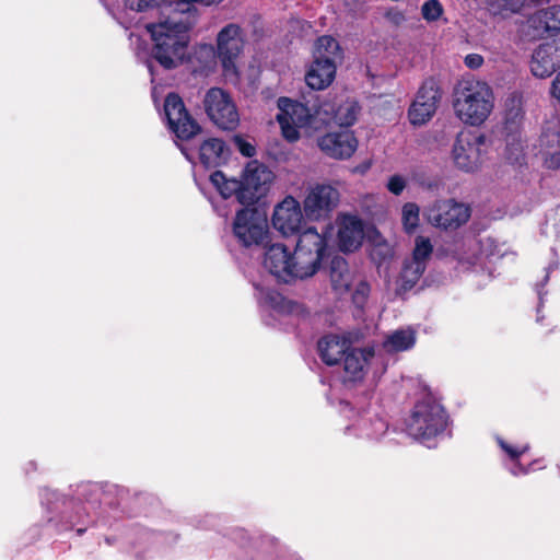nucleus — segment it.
<instances>
[{"label": "nucleus", "mask_w": 560, "mask_h": 560, "mask_svg": "<svg viewBox=\"0 0 560 560\" xmlns=\"http://www.w3.org/2000/svg\"><path fill=\"white\" fill-rule=\"evenodd\" d=\"M327 237L315 228L303 231L294 254L280 243L272 244L266 250L264 267L275 278L283 282L314 276L327 256Z\"/></svg>", "instance_id": "nucleus-1"}, {"label": "nucleus", "mask_w": 560, "mask_h": 560, "mask_svg": "<svg viewBox=\"0 0 560 560\" xmlns=\"http://www.w3.org/2000/svg\"><path fill=\"white\" fill-rule=\"evenodd\" d=\"M276 118L283 138L296 142L302 136L332 125L348 127L358 118V107H279Z\"/></svg>", "instance_id": "nucleus-2"}, {"label": "nucleus", "mask_w": 560, "mask_h": 560, "mask_svg": "<svg viewBox=\"0 0 560 560\" xmlns=\"http://www.w3.org/2000/svg\"><path fill=\"white\" fill-rule=\"evenodd\" d=\"M313 58L305 73V82L312 91H322L334 82L337 62L342 59V49L332 36L323 35L315 42Z\"/></svg>", "instance_id": "nucleus-3"}, {"label": "nucleus", "mask_w": 560, "mask_h": 560, "mask_svg": "<svg viewBox=\"0 0 560 560\" xmlns=\"http://www.w3.org/2000/svg\"><path fill=\"white\" fill-rule=\"evenodd\" d=\"M445 427L446 416L443 407L428 397L416 404L407 423V431L413 439L432 447L434 439L444 431Z\"/></svg>", "instance_id": "nucleus-4"}, {"label": "nucleus", "mask_w": 560, "mask_h": 560, "mask_svg": "<svg viewBox=\"0 0 560 560\" xmlns=\"http://www.w3.org/2000/svg\"><path fill=\"white\" fill-rule=\"evenodd\" d=\"M177 28L178 25L172 26L167 22L149 26L154 40L152 57L167 70L182 63L188 46L186 32Z\"/></svg>", "instance_id": "nucleus-5"}, {"label": "nucleus", "mask_w": 560, "mask_h": 560, "mask_svg": "<svg viewBox=\"0 0 560 560\" xmlns=\"http://www.w3.org/2000/svg\"><path fill=\"white\" fill-rule=\"evenodd\" d=\"M244 30L236 23L222 27L215 38V55L225 79L237 82L241 78L238 60L245 47Z\"/></svg>", "instance_id": "nucleus-6"}, {"label": "nucleus", "mask_w": 560, "mask_h": 560, "mask_svg": "<svg viewBox=\"0 0 560 560\" xmlns=\"http://www.w3.org/2000/svg\"><path fill=\"white\" fill-rule=\"evenodd\" d=\"M232 229L242 245L262 244L268 236L267 217L257 208H243L236 212Z\"/></svg>", "instance_id": "nucleus-7"}, {"label": "nucleus", "mask_w": 560, "mask_h": 560, "mask_svg": "<svg viewBox=\"0 0 560 560\" xmlns=\"http://www.w3.org/2000/svg\"><path fill=\"white\" fill-rule=\"evenodd\" d=\"M428 222L442 230H456L468 222L471 209L455 199H439L424 211Z\"/></svg>", "instance_id": "nucleus-8"}, {"label": "nucleus", "mask_w": 560, "mask_h": 560, "mask_svg": "<svg viewBox=\"0 0 560 560\" xmlns=\"http://www.w3.org/2000/svg\"><path fill=\"white\" fill-rule=\"evenodd\" d=\"M486 151L483 136L475 131H462L454 143L453 159L460 170L472 172L482 163Z\"/></svg>", "instance_id": "nucleus-9"}, {"label": "nucleus", "mask_w": 560, "mask_h": 560, "mask_svg": "<svg viewBox=\"0 0 560 560\" xmlns=\"http://www.w3.org/2000/svg\"><path fill=\"white\" fill-rule=\"evenodd\" d=\"M340 194L337 188L328 184L311 186L303 200V209L307 219L320 221L329 218L338 207Z\"/></svg>", "instance_id": "nucleus-10"}, {"label": "nucleus", "mask_w": 560, "mask_h": 560, "mask_svg": "<svg viewBox=\"0 0 560 560\" xmlns=\"http://www.w3.org/2000/svg\"><path fill=\"white\" fill-rule=\"evenodd\" d=\"M273 178V173L264 164L257 161L247 163L242 176L241 203L250 205L264 197Z\"/></svg>", "instance_id": "nucleus-11"}, {"label": "nucleus", "mask_w": 560, "mask_h": 560, "mask_svg": "<svg viewBox=\"0 0 560 560\" xmlns=\"http://www.w3.org/2000/svg\"><path fill=\"white\" fill-rule=\"evenodd\" d=\"M305 218L300 201L293 196H287L275 206L271 222L280 234L288 237L300 233Z\"/></svg>", "instance_id": "nucleus-12"}, {"label": "nucleus", "mask_w": 560, "mask_h": 560, "mask_svg": "<svg viewBox=\"0 0 560 560\" xmlns=\"http://www.w3.org/2000/svg\"><path fill=\"white\" fill-rule=\"evenodd\" d=\"M544 165L549 170L560 167V117L551 114L541 128L536 144Z\"/></svg>", "instance_id": "nucleus-13"}, {"label": "nucleus", "mask_w": 560, "mask_h": 560, "mask_svg": "<svg viewBox=\"0 0 560 560\" xmlns=\"http://www.w3.org/2000/svg\"><path fill=\"white\" fill-rule=\"evenodd\" d=\"M493 105L492 89L482 81L464 79L454 88L453 105Z\"/></svg>", "instance_id": "nucleus-14"}, {"label": "nucleus", "mask_w": 560, "mask_h": 560, "mask_svg": "<svg viewBox=\"0 0 560 560\" xmlns=\"http://www.w3.org/2000/svg\"><path fill=\"white\" fill-rule=\"evenodd\" d=\"M317 143L326 155L337 160L349 159L358 148V140L348 130L326 133Z\"/></svg>", "instance_id": "nucleus-15"}, {"label": "nucleus", "mask_w": 560, "mask_h": 560, "mask_svg": "<svg viewBox=\"0 0 560 560\" xmlns=\"http://www.w3.org/2000/svg\"><path fill=\"white\" fill-rule=\"evenodd\" d=\"M168 129L180 140H189L201 131V127L187 107H163Z\"/></svg>", "instance_id": "nucleus-16"}, {"label": "nucleus", "mask_w": 560, "mask_h": 560, "mask_svg": "<svg viewBox=\"0 0 560 560\" xmlns=\"http://www.w3.org/2000/svg\"><path fill=\"white\" fill-rule=\"evenodd\" d=\"M337 241L341 252H353L361 245L364 237L362 221L350 214L341 215L337 220Z\"/></svg>", "instance_id": "nucleus-17"}, {"label": "nucleus", "mask_w": 560, "mask_h": 560, "mask_svg": "<svg viewBox=\"0 0 560 560\" xmlns=\"http://www.w3.org/2000/svg\"><path fill=\"white\" fill-rule=\"evenodd\" d=\"M317 348L323 362L327 365H335L346 357L351 345L346 337L327 335L318 341Z\"/></svg>", "instance_id": "nucleus-18"}, {"label": "nucleus", "mask_w": 560, "mask_h": 560, "mask_svg": "<svg viewBox=\"0 0 560 560\" xmlns=\"http://www.w3.org/2000/svg\"><path fill=\"white\" fill-rule=\"evenodd\" d=\"M329 277L334 291L340 295L349 292L355 280L354 271L349 268L346 259L339 256L330 261Z\"/></svg>", "instance_id": "nucleus-19"}, {"label": "nucleus", "mask_w": 560, "mask_h": 560, "mask_svg": "<svg viewBox=\"0 0 560 560\" xmlns=\"http://www.w3.org/2000/svg\"><path fill=\"white\" fill-rule=\"evenodd\" d=\"M198 155L205 167H218L228 160L229 148L219 138H208L200 144Z\"/></svg>", "instance_id": "nucleus-20"}, {"label": "nucleus", "mask_w": 560, "mask_h": 560, "mask_svg": "<svg viewBox=\"0 0 560 560\" xmlns=\"http://www.w3.org/2000/svg\"><path fill=\"white\" fill-rule=\"evenodd\" d=\"M373 351L350 348L343 358L345 382L361 381L365 374V368Z\"/></svg>", "instance_id": "nucleus-21"}, {"label": "nucleus", "mask_w": 560, "mask_h": 560, "mask_svg": "<svg viewBox=\"0 0 560 560\" xmlns=\"http://www.w3.org/2000/svg\"><path fill=\"white\" fill-rule=\"evenodd\" d=\"M530 26L548 35L560 34V4L537 10L529 19Z\"/></svg>", "instance_id": "nucleus-22"}, {"label": "nucleus", "mask_w": 560, "mask_h": 560, "mask_svg": "<svg viewBox=\"0 0 560 560\" xmlns=\"http://www.w3.org/2000/svg\"><path fill=\"white\" fill-rule=\"evenodd\" d=\"M545 0H486L489 12L493 15L508 18L512 15L523 14L525 10L537 8Z\"/></svg>", "instance_id": "nucleus-23"}, {"label": "nucleus", "mask_w": 560, "mask_h": 560, "mask_svg": "<svg viewBox=\"0 0 560 560\" xmlns=\"http://www.w3.org/2000/svg\"><path fill=\"white\" fill-rule=\"evenodd\" d=\"M549 45L538 46L532 56L530 70L535 77L547 78L556 71V62Z\"/></svg>", "instance_id": "nucleus-24"}, {"label": "nucleus", "mask_w": 560, "mask_h": 560, "mask_svg": "<svg viewBox=\"0 0 560 560\" xmlns=\"http://www.w3.org/2000/svg\"><path fill=\"white\" fill-rule=\"evenodd\" d=\"M210 120L222 130H234L240 124L236 107H207Z\"/></svg>", "instance_id": "nucleus-25"}, {"label": "nucleus", "mask_w": 560, "mask_h": 560, "mask_svg": "<svg viewBox=\"0 0 560 560\" xmlns=\"http://www.w3.org/2000/svg\"><path fill=\"white\" fill-rule=\"evenodd\" d=\"M416 343V331L411 328L397 329L387 335L383 347L387 352L406 351Z\"/></svg>", "instance_id": "nucleus-26"}, {"label": "nucleus", "mask_w": 560, "mask_h": 560, "mask_svg": "<svg viewBox=\"0 0 560 560\" xmlns=\"http://www.w3.org/2000/svg\"><path fill=\"white\" fill-rule=\"evenodd\" d=\"M210 182L222 198L228 199L235 196L241 202V190L243 189L242 180H237L233 177L228 178L221 171H215L210 175Z\"/></svg>", "instance_id": "nucleus-27"}, {"label": "nucleus", "mask_w": 560, "mask_h": 560, "mask_svg": "<svg viewBox=\"0 0 560 560\" xmlns=\"http://www.w3.org/2000/svg\"><path fill=\"white\" fill-rule=\"evenodd\" d=\"M442 98V91L434 78H428L418 90L417 98L410 105H438Z\"/></svg>", "instance_id": "nucleus-28"}, {"label": "nucleus", "mask_w": 560, "mask_h": 560, "mask_svg": "<svg viewBox=\"0 0 560 560\" xmlns=\"http://www.w3.org/2000/svg\"><path fill=\"white\" fill-rule=\"evenodd\" d=\"M255 288L256 299L261 306L278 312H284L289 308L290 302L287 301L279 292L265 288L260 284H257Z\"/></svg>", "instance_id": "nucleus-29"}, {"label": "nucleus", "mask_w": 560, "mask_h": 560, "mask_svg": "<svg viewBox=\"0 0 560 560\" xmlns=\"http://www.w3.org/2000/svg\"><path fill=\"white\" fill-rule=\"evenodd\" d=\"M424 270L425 265L422 262L406 261L400 273V288L405 291L411 289L419 281Z\"/></svg>", "instance_id": "nucleus-30"}, {"label": "nucleus", "mask_w": 560, "mask_h": 560, "mask_svg": "<svg viewBox=\"0 0 560 560\" xmlns=\"http://www.w3.org/2000/svg\"><path fill=\"white\" fill-rule=\"evenodd\" d=\"M457 117L464 122L471 126L482 124L490 115L489 107H458Z\"/></svg>", "instance_id": "nucleus-31"}, {"label": "nucleus", "mask_w": 560, "mask_h": 560, "mask_svg": "<svg viewBox=\"0 0 560 560\" xmlns=\"http://www.w3.org/2000/svg\"><path fill=\"white\" fill-rule=\"evenodd\" d=\"M523 116L522 107H508L504 110L503 132L506 133V138L513 135L520 136Z\"/></svg>", "instance_id": "nucleus-32"}, {"label": "nucleus", "mask_w": 560, "mask_h": 560, "mask_svg": "<svg viewBox=\"0 0 560 560\" xmlns=\"http://www.w3.org/2000/svg\"><path fill=\"white\" fill-rule=\"evenodd\" d=\"M506 141V159L513 163H521L524 158V145L521 136L513 135L505 138Z\"/></svg>", "instance_id": "nucleus-33"}, {"label": "nucleus", "mask_w": 560, "mask_h": 560, "mask_svg": "<svg viewBox=\"0 0 560 560\" xmlns=\"http://www.w3.org/2000/svg\"><path fill=\"white\" fill-rule=\"evenodd\" d=\"M203 105H235L231 94L221 88H211L207 91Z\"/></svg>", "instance_id": "nucleus-34"}, {"label": "nucleus", "mask_w": 560, "mask_h": 560, "mask_svg": "<svg viewBox=\"0 0 560 560\" xmlns=\"http://www.w3.org/2000/svg\"><path fill=\"white\" fill-rule=\"evenodd\" d=\"M420 209L415 202H407L401 209V220L405 229L412 232L419 224Z\"/></svg>", "instance_id": "nucleus-35"}, {"label": "nucleus", "mask_w": 560, "mask_h": 560, "mask_svg": "<svg viewBox=\"0 0 560 560\" xmlns=\"http://www.w3.org/2000/svg\"><path fill=\"white\" fill-rule=\"evenodd\" d=\"M432 249L429 238L422 236L417 237L411 261L422 262L427 266V260L431 256Z\"/></svg>", "instance_id": "nucleus-36"}, {"label": "nucleus", "mask_w": 560, "mask_h": 560, "mask_svg": "<svg viewBox=\"0 0 560 560\" xmlns=\"http://www.w3.org/2000/svg\"><path fill=\"white\" fill-rule=\"evenodd\" d=\"M434 115L433 107H409L408 119L415 127L427 124Z\"/></svg>", "instance_id": "nucleus-37"}, {"label": "nucleus", "mask_w": 560, "mask_h": 560, "mask_svg": "<svg viewBox=\"0 0 560 560\" xmlns=\"http://www.w3.org/2000/svg\"><path fill=\"white\" fill-rule=\"evenodd\" d=\"M421 13L425 21L435 22L443 14V7L439 0H427L421 7Z\"/></svg>", "instance_id": "nucleus-38"}, {"label": "nucleus", "mask_w": 560, "mask_h": 560, "mask_svg": "<svg viewBox=\"0 0 560 560\" xmlns=\"http://www.w3.org/2000/svg\"><path fill=\"white\" fill-rule=\"evenodd\" d=\"M163 0H125L126 7L137 12L147 11L150 8L159 7Z\"/></svg>", "instance_id": "nucleus-39"}, {"label": "nucleus", "mask_w": 560, "mask_h": 560, "mask_svg": "<svg viewBox=\"0 0 560 560\" xmlns=\"http://www.w3.org/2000/svg\"><path fill=\"white\" fill-rule=\"evenodd\" d=\"M354 291H353V301L354 303L361 305L364 303L365 299L370 293V285L363 280H354Z\"/></svg>", "instance_id": "nucleus-40"}, {"label": "nucleus", "mask_w": 560, "mask_h": 560, "mask_svg": "<svg viewBox=\"0 0 560 560\" xmlns=\"http://www.w3.org/2000/svg\"><path fill=\"white\" fill-rule=\"evenodd\" d=\"M406 179L401 175H393L388 178L387 189L395 196H399L406 188Z\"/></svg>", "instance_id": "nucleus-41"}, {"label": "nucleus", "mask_w": 560, "mask_h": 560, "mask_svg": "<svg viewBox=\"0 0 560 560\" xmlns=\"http://www.w3.org/2000/svg\"><path fill=\"white\" fill-rule=\"evenodd\" d=\"M235 143H236V145H237L238 151H240L244 156L252 158V156H254V155L256 154V149H255V147H254L252 143H249V142H247V141L243 140L242 138L237 137V138L235 139Z\"/></svg>", "instance_id": "nucleus-42"}, {"label": "nucleus", "mask_w": 560, "mask_h": 560, "mask_svg": "<svg viewBox=\"0 0 560 560\" xmlns=\"http://www.w3.org/2000/svg\"><path fill=\"white\" fill-rule=\"evenodd\" d=\"M498 442H499L500 446L502 447V450L513 459L517 458L518 456H521L528 450L527 445L523 446L522 448H515V447H512L509 444H506L501 439H499Z\"/></svg>", "instance_id": "nucleus-43"}, {"label": "nucleus", "mask_w": 560, "mask_h": 560, "mask_svg": "<svg viewBox=\"0 0 560 560\" xmlns=\"http://www.w3.org/2000/svg\"><path fill=\"white\" fill-rule=\"evenodd\" d=\"M464 63L467 68L476 70L483 65V57L479 54H468L464 59Z\"/></svg>", "instance_id": "nucleus-44"}, {"label": "nucleus", "mask_w": 560, "mask_h": 560, "mask_svg": "<svg viewBox=\"0 0 560 560\" xmlns=\"http://www.w3.org/2000/svg\"><path fill=\"white\" fill-rule=\"evenodd\" d=\"M312 101L307 100L305 96H303V101L301 100H292L290 97H279L277 101L278 106L281 105H308Z\"/></svg>", "instance_id": "nucleus-45"}, {"label": "nucleus", "mask_w": 560, "mask_h": 560, "mask_svg": "<svg viewBox=\"0 0 560 560\" xmlns=\"http://www.w3.org/2000/svg\"><path fill=\"white\" fill-rule=\"evenodd\" d=\"M162 105H185L183 98L175 92H170L165 96Z\"/></svg>", "instance_id": "nucleus-46"}, {"label": "nucleus", "mask_w": 560, "mask_h": 560, "mask_svg": "<svg viewBox=\"0 0 560 560\" xmlns=\"http://www.w3.org/2000/svg\"><path fill=\"white\" fill-rule=\"evenodd\" d=\"M551 94L560 102V72L556 75L551 84Z\"/></svg>", "instance_id": "nucleus-47"}, {"label": "nucleus", "mask_w": 560, "mask_h": 560, "mask_svg": "<svg viewBox=\"0 0 560 560\" xmlns=\"http://www.w3.org/2000/svg\"><path fill=\"white\" fill-rule=\"evenodd\" d=\"M508 101L511 102L512 105L515 104L516 102L521 104L522 103V96L520 94H517V93H513L509 97Z\"/></svg>", "instance_id": "nucleus-48"}, {"label": "nucleus", "mask_w": 560, "mask_h": 560, "mask_svg": "<svg viewBox=\"0 0 560 560\" xmlns=\"http://www.w3.org/2000/svg\"><path fill=\"white\" fill-rule=\"evenodd\" d=\"M526 472H527V470L524 469L520 464H517L516 467L512 470L513 475L526 474Z\"/></svg>", "instance_id": "nucleus-49"}, {"label": "nucleus", "mask_w": 560, "mask_h": 560, "mask_svg": "<svg viewBox=\"0 0 560 560\" xmlns=\"http://www.w3.org/2000/svg\"><path fill=\"white\" fill-rule=\"evenodd\" d=\"M180 150H182L183 154L185 155V158L188 161L194 162L192 156L190 155V153L185 148L182 147Z\"/></svg>", "instance_id": "nucleus-50"}, {"label": "nucleus", "mask_w": 560, "mask_h": 560, "mask_svg": "<svg viewBox=\"0 0 560 560\" xmlns=\"http://www.w3.org/2000/svg\"><path fill=\"white\" fill-rule=\"evenodd\" d=\"M201 52H206L208 56H211L212 55V48L211 47L210 48L203 47L201 49Z\"/></svg>", "instance_id": "nucleus-51"}, {"label": "nucleus", "mask_w": 560, "mask_h": 560, "mask_svg": "<svg viewBox=\"0 0 560 560\" xmlns=\"http://www.w3.org/2000/svg\"><path fill=\"white\" fill-rule=\"evenodd\" d=\"M152 96H153L154 104L156 105L158 104L156 97H159V94H156V88L153 89Z\"/></svg>", "instance_id": "nucleus-52"}, {"label": "nucleus", "mask_w": 560, "mask_h": 560, "mask_svg": "<svg viewBox=\"0 0 560 560\" xmlns=\"http://www.w3.org/2000/svg\"><path fill=\"white\" fill-rule=\"evenodd\" d=\"M152 96H153L154 104L156 105L158 104L156 97H159V94H156V88L153 89Z\"/></svg>", "instance_id": "nucleus-53"}, {"label": "nucleus", "mask_w": 560, "mask_h": 560, "mask_svg": "<svg viewBox=\"0 0 560 560\" xmlns=\"http://www.w3.org/2000/svg\"><path fill=\"white\" fill-rule=\"evenodd\" d=\"M313 105L322 106V105H327V104H326V103H320V102H317V101H316V102H314V104H313Z\"/></svg>", "instance_id": "nucleus-54"}]
</instances>
